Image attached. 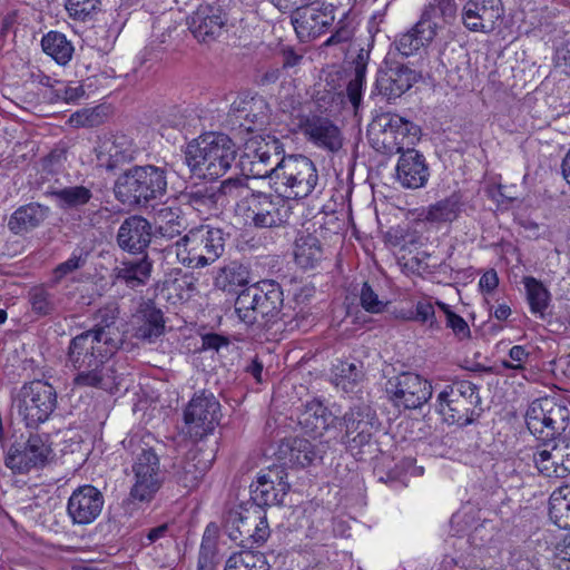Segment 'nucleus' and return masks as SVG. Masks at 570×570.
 <instances>
[{
	"mask_svg": "<svg viewBox=\"0 0 570 570\" xmlns=\"http://www.w3.org/2000/svg\"><path fill=\"white\" fill-rule=\"evenodd\" d=\"M569 409L553 397L537 399L529 405L525 423L538 440L547 442L560 435L567 428Z\"/></svg>",
	"mask_w": 570,
	"mask_h": 570,
	"instance_id": "obj_12",
	"label": "nucleus"
},
{
	"mask_svg": "<svg viewBox=\"0 0 570 570\" xmlns=\"http://www.w3.org/2000/svg\"><path fill=\"white\" fill-rule=\"evenodd\" d=\"M118 318L119 311L116 306H104L96 312L94 326L83 331V333L91 334V337L106 345V348L117 352L124 343V335L119 330Z\"/></svg>",
	"mask_w": 570,
	"mask_h": 570,
	"instance_id": "obj_27",
	"label": "nucleus"
},
{
	"mask_svg": "<svg viewBox=\"0 0 570 570\" xmlns=\"http://www.w3.org/2000/svg\"><path fill=\"white\" fill-rule=\"evenodd\" d=\"M556 65L570 76V42L562 43L556 51Z\"/></svg>",
	"mask_w": 570,
	"mask_h": 570,
	"instance_id": "obj_63",
	"label": "nucleus"
},
{
	"mask_svg": "<svg viewBox=\"0 0 570 570\" xmlns=\"http://www.w3.org/2000/svg\"><path fill=\"white\" fill-rule=\"evenodd\" d=\"M445 321L446 327L452 330L458 340L462 341L470 337V327L462 316L456 313L449 314V317Z\"/></svg>",
	"mask_w": 570,
	"mask_h": 570,
	"instance_id": "obj_61",
	"label": "nucleus"
},
{
	"mask_svg": "<svg viewBox=\"0 0 570 570\" xmlns=\"http://www.w3.org/2000/svg\"><path fill=\"white\" fill-rule=\"evenodd\" d=\"M361 306L368 313L379 314L384 312L389 302L380 299L379 294L368 283H364L360 293Z\"/></svg>",
	"mask_w": 570,
	"mask_h": 570,
	"instance_id": "obj_55",
	"label": "nucleus"
},
{
	"mask_svg": "<svg viewBox=\"0 0 570 570\" xmlns=\"http://www.w3.org/2000/svg\"><path fill=\"white\" fill-rule=\"evenodd\" d=\"M283 301L281 285L264 279L240 289L235 299V312L246 324H254L258 318L271 321L281 312Z\"/></svg>",
	"mask_w": 570,
	"mask_h": 570,
	"instance_id": "obj_7",
	"label": "nucleus"
},
{
	"mask_svg": "<svg viewBox=\"0 0 570 570\" xmlns=\"http://www.w3.org/2000/svg\"><path fill=\"white\" fill-rule=\"evenodd\" d=\"M206 471V464L197 460V455L189 452L186 456L174 464L173 478L184 489H195Z\"/></svg>",
	"mask_w": 570,
	"mask_h": 570,
	"instance_id": "obj_38",
	"label": "nucleus"
},
{
	"mask_svg": "<svg viewBox=\"0 0 570 570\" xmlns=\"http://www.w3.org/2000/svg\"><path fill=\"white\" fill-rule=\"evenodd\" d=\"M124 449L131 456L134 473L129 499L132 502L149 503L160 490L166 478L161 469L159 450L161 444L150 433H135L122 441Z\"/></svg>",
	"mask_w": 570,
	"mask_h": 570,
	"instance_id": "obj_2",
	"label": "nucleus"
},
{
	"mask_svg": "<svg viewBox=\"0 0 570 570\" xmlns=\"http://www.w3.org/2000/svg\"><path fill=\"white\" fill-rule=\"evenodd\" d=\"M218 204L227 202H237L242 199L248 206V197L254 195L245 179L243 178H228L220 183L219 187H215Z\"/></svg>",
	"mask_w": 570,
	"mask_h": 570,
	"instance_id": "obj_47",
	"label": "nucleus"
},
{
	"mask_svg": "<svg viewBox=\"0 0 570 570\" xmlns=\"http://www.w3.org/2000/svg\"><path fill=\"white\" fill-rule=\"evenodd\" d=\"M386 393L396 407L415 410L431 399L432 385L416 373L403 372L386 382Z\"/></svg>",
	"mask_w": 570,
	"mask_h": 570,
	"instance_id": "obj_14",
	"label": "nucleus"
},
{
	"mask_svg": "<svg viewBox=\"0 0 570 570\" xmlns=\"http://www.w3.org/2000/svg\"><path fill=\"white\" fill-rule=\"evenodd\" d=\"M85 264H86V257H82L81 254H79V255L72 254L66 262L60 263L53 269V282L59 283L67 275L81 268Z\"/></svg>",
	"mask_w": 570,
	"mask_h": 570,
	"instance_id": "obj_58",
	"label": "nucleus"
},
{
	"mask_svg": "<svg viewBox=\"0 0 570 570\" xmlns=\"http://www.w3.org/2000/svg\"><path fill=\"white\" fill-rule=\"evenodd\" d=\"M210 527L206 528L203 535L199 557H198V570H214V559L216 557V542L210 537Z\"/></svg>",
	"mask_w": 570,
	"mask_h": 570,
	"instance_id": "obj_53",
	"label": "nucleus"
},
{
	"mask_svg": "<svg viewBox=\"0 0 570 570\" xmlns=\"http://www.w3.org/2000/svg\"><path fill=\"white\" fill-rule=\"evenodd\" d=\"M250 281L249 268L239 262H230L220 267L214 278V286L229 294H237L246 288Z\"/></svg>",
	"mask_w": 570,
	"mask_h": 570,
	"instance_id": "obj_37",
	"label": "nucleus"
},
{
	"mask_svg": "<svg viewBox=\"0 0 570 570\" xmlns=\"http://www.w3.org/2000/svg\"><path fill=\"white\" fill-rule=\"evenodd\" d=\"M523 284L527 291V299L530 309L533 314L543 315V312L549 305L550 293L544 285L532 276L523 278Z\"/></svg>",
	"mask_w": 570,
	"mask_h": 570,
	"instance_id": "obj_48",
	"label": "nucleus"
},
{
	"mask_svg": "<svg viewBox=\"0 0 570 570\" xmlns=\"http://www.w3.org/2000/svg\"><path fill=\"white\" fill-rule=\"evenodd\" d=\"M223 527L229 539L245 549L263 544L271 535L265 512L248 503L228 508L223 515Z\"/></svg>",
	"mask_w": 570,
	"mask_h": 570,
	"instance_id": "obj_9",
	"label": "nucleus"
},
{
	"mask_svg": "<svg viewBox=\"0 0 570 570\" xmlns=\"http://www.w3.org/2000/svg\"><path fill=\"white\" fill-rule=\"evenodd\" d=\"M480 387L465 380H456L446 385L438 395V411L449 424L466 426L480 417Z\"/></svg>",
	"mask_w": 570,
	"mask_h": 570,
	"instance_id": "obj_8",
	"label": "nucleus"
},
{
	"mask_svg": "<svg viewBox=\"0 0 570 570\" xmlns=\"http://www.w3.org/2000/svg\"><path fill=\"white\" fill-rule=\"evenodd\" d=\"M417 80L415 70L405 65L392 63L379 70L375 88L387 99H395L410 90Z\"/></svg>",
	"mask_w": 570,
	"mask_h": 570,
	"instance_id": "obj_26",
	"label": "nucleus"
},
{
	"mask_svg": "<svg viewBox=\"0 0 570 570\" xmlns=\"http://www.w3.org/2000/svg\"><path fill=\"white\" fill-rule=\"evenodd\" d=\"M28 301L31 311L38 316H47L52 314L57 308V298L45 286H35L28 293Z\"/></svg>",
	"mask_w": 570,
	"mask_h": 570,
	"instance_id": "obj_49",
	"label": "nucleus"
},
{
	"mask_svg": "<svg viewBox=\"0 0 570 570\" xmlns=\"http://www.w3.org/2000/svg\"><path fill=\"white\" fill-rule=\"evenodd\" d=\"M393 122L397 124L396 114L382 112L376 115L367 127L368 142L380 154L400 153V147H396Z\"/></svg>",
	"mask_w": 570,
	"mask_h": 570,
	"instance_id": "obj_31",
	"label": "nucleus"
},
{
	"mask_svg": "<svg viewBox=\"0 0 570 570\" xmlns=\"http://www.w3.org/2000/svg\"><path fill=\"white\" fill-rule=\"evenodd\" d=\"M338 417L335 416L321 401L313 400L304 405L298 415L302 429L316 436H323L331 428H337Z\"/></svg>",
	"mask_w": 570,
	"mask_h": 570,
	"instance_id": "obj_34",
	"label": "nucleus"
},
{
	"mask_svg": "<svg viewBox=\"0 0 570 570\" xmlns=\"http://www.w3.org/2000/svg\"><path fill=\"white\" fill-rule=\"evenodd\" d=\"M292 207L286 197L255 191L248 197L246 219L256 228H276L288 223Z\"/></svg>",
	"mask_w": 570,
	"mask_h": 570,
	"instance_id": "obj_13",
	"label": "nucleus"
},
{
	"mask_svg": "<svg viewBox=\"0 0 570 570\" xmlns=\"http://www.w3.org/2000/svg\"><path fill=\"white\" fill-rule=\"evenodd\" d=\"M115 351L106 348L91 334H80L72 337L66 353V366L73 372L75 387L108 390L115 384V368L110 358Z\"/></svg>",
	"mask_w": 570,
	"mask_h": 570,
	"instance_id": "obj_1",
	"label": "nucleus"
},
{
	"mask_svg": "<svg viewBox=\"0 0 570 570\" xmlns=\"http://www.w3.org/2000/svg\"><path fill=\"white\" fill-rule=\"evenodd\" d=\"M224 570H271V566L264 553L248 549L233 553Z\"/></svg>",
	"mask_w": 570,
	"mask_h": 570,
	"instance_id": "obj_46",
	"label": "nucleus"
},
{
	"mask_svg": "<svg viewBox=\"0 0 570 570\" xmlns=\"http://www.w3.org/2000/svg\"><path fill=\"white\" fill-rule=\"evenodd\" d=\"M409 320L426 325L433 332L441 330V323L435 317L434 306L428 301H419L415 304L414 315Z\"/></svg>",
	"mask_w": 570,
	"mask_h": 570,
	"instance_id": "obj_52",
	"label": "nucleus"
},
{
	"mask_svg": "<svg viewBox=\"0 0 570 570\" xmlns=\"http://www.w3.org/2000/svg\"><path fill=\"white\" fill-rule=\"evenodd\" d=\"M237 156L236 145L225 134L208 132L187 145L185 158L190 171L208 179H217L232 167Z\"/></svg>",
	"mask_w": 570,
	"mask_h": 570,
	"instance_id": "obj_3",
	"label": "nucleus"
},
{
	"mask_svg": "<svg viewBox=\"0 0 570 570\" xmlns=\"http://www.w3.org/2000/svg\"><path fill=\"white\" fill-rule=\"evenodd\" d=\"M505 14L502 0H462L460 21L470 32H493Z\"/></svg>",
	"mask_w": 570,
	"mask_h": 570,
	"instance_id": "obj_17",
	"label": "nucleus"
},
{
	"mask_svg": "<svg viewBox=\"0 0 570 570\" xmlns=\"http://www.w3.org/2000/svg\"><path fill=\"white\" fill-rule=\"evenodd\" d=\"M365 82V76L358 77L357 73L353 75L346 86V94L352 106L357 109L362 101V90Z\"/></svg>",
	"mask_w": 570,
	"mask_h": 570,
	"instance_id": "obj_60",
	"label": "nucleus"
},
{
	"mask_svg": "<svg viewBox=\"0 0 570 570\" xmlns=\"http://www.w3.org/2000/svg\"><path fill=\"white\" fill-rule=\"evenodd\" d=\"M295 262L302 268H313L323 258L320 239L312 234H302L295 240Z\"/></svg>",
	"mask_w": 570,
	"mask_h": 570,
	"instance_id": "obj_39",
	"label": "nucleus"
},
{
	"mask_svg": "<svg viewBox=\"0 0 570 570\" xmlns=\"http://www.w3.org/2000/svg\"><path fill=\"white\" fill-rule=\"evenodd\" d=\"M69 122L73 127H96L100 124V117L96 109H83L72 114Z\"/></svg>",
	"mask_w": 570,
	"mask_h": 570,
	"instance_id": "obj_59",
	"label": "nucleus"
},
{
	"mask_svg": "<svg viewBox=\"0 0 570 570\" xmlns=\"http://www.w3.org/2000/svg\"><path fill=\"white\" fill-rule=\"evenodd\" d=\"M140 257L125 258L118 262L112 269L115 282L124 283L129 288L145 286L153 272V261L148 254Z\"/></svg>",
	"mask_w": 570,
	"mask_h": 570,
	"instance_id": "obj_33",
	"label": "nucleus"
},
{
	"mask_svg": "<svg viewBox=\"0 0 570 570\" xmlns=\"http://www.w3.org/2000/svg\"><path fill=\"white\" fill-rule=\"evenodd\" d=\"M154 235L151 223L141 215H130L120 224L116 243L118 247L131 255L147 254L146 249Z\"/></svg>",
	"mask_w": 570,
	"mask_h": 570,
	"instance_id": "obj_25",
	"label": "nucleus"
},
{
	"mask_svg": "<svg viewBox=\"0 0 570 570\" xmlns=\"http://www.w3.org/2000/svg\"><path fill=\"white\" fill-rule=\"evenodd\" d=\"M430 170L425 157L414 148L402 151L396 165V180L404 187L416 189L424 187Z\"/></svg>",
	"mask_w": 570,
	"mask_h": 570,
	"instance_id": "obj_28",
	"label": "nucleus"
},
{
	"mask_svg": "<svg viewBox=\"0 0 570 570\" xmlns=\"http://www.w3.org/2000/svg\"><path fill=\"white\" fill-rule=\"evenodd\" d=\"M50 208L39 203H29L18 207L10 216L8 228L16 235H22L39 227L49 216Z\"/></svg>",
	"mask_w": 570,
	"mask_h": 570,
	"instance_id": "obj_35",
	"label": "nucleus"
},
{
	"mask_svg": "<svg viewBox=\"0 0 570 570\" xmlns=\"http://www.w3.org/2000/svg\"><path fill=\"white\" fill-rule=\"evenodd\" d=\"M288 473L283 465L269 466L250 484V503L263 511L266 507L281 505L291 489Z\"/></svg>",
	"mask_w": 570,
	"mask_h": 570,
	"instance_id": "obj_16",
	"label": "nucleus"
},
{
	"mask_svg": "<svg viewBox=\"0 0 570 570\" xmlns=\"http://www.w3.org/2000/svg\"><path fill=\"white\" fill-rule=\"evenodd\" d=\"M240 159L242 170L254 178H267L272 187V178L284 155L283 144L276 137H267L256 142L255 148L247 147Z\"/></svg>",
	"mask_w": 570,
	"mask_h": 570,
	"instance_id": "obj_15",
	"label": "nucleus"
},
{
	"mask_svg": "<svg viewBox=\"0 0 570 570\" xmlns=\"http://www.w3.org/2000/svg\"><path fill=\"white\" fill-rule=\"evenodd\" d=\"M14 406L28 428H38L56 410L57 391L47 381L33 380L21 386L14 399Z\"/></svg>",
	"mask_w": 570,
	"mask_h": 570,
	"instance_id": "obj_10",
	"label": "nucleus"
},
{
	"mask_svg": "<svg viewBox=\"0 0 570 570\" xmlns=\"http://www.w3.org/2000/svg\"><path fill=\"white\" fill-rule=\"evenodd\" d=\"M132 336L145 343H155L165 334V320L160 308L151 301L140 304L134 315Z\"/></svg>",
	"mask_w": 570,
	"mask_h": 570,
	"instance_id": "obj_30",
	"label": "nucleus"
},
{
	"mask_svg": "<svg viewBox=\"0 0 570 570\" xmlns=\"http://www.w3.org/2000/svg\"><path fill=\"white\" fill-rule=\"evenodd\" d=\"M272 188L278 195L289 199H302L321 194V181L316 165L306 156H283L272 178Z\"/></svg>",
	"mask_w": 570,
	"mask_h": 570,
	"instance_id": "obj_5",
	"label": "nucleus"
},
{
	"mask_svg": "<svg viewBox=\"0 0 570 570\" xmlns=\"http://www.w3.org/2000/svg\"><path fill=\"white\" fill-rule=\"evenodd\" d=\"M299 127L303 135L316 146L330 151L341 149L343 144L341 131L328 118L307 116L301 120Z\"/></svg>",
	"mask_w": 570,
	"mask_h": 570,
	"instance_id": "obj_29",
	"label": "nucleus"
},
{
	"mask_svg": "<svg viewBox=\"0 0 570 570\" xmlns=\"http://www.w3.org/2000/svg\"><path fill=\"white\" fill-rule=\"evenodd\" d=\"M292 23L297 37L302 41H308L321 36L334 22V7L318 6L315 3L302 4L293 10Z\"/></svg>",
	"mask_w": 570,
	"mask_h": 570,
	"instance_id": "obj_21",
	"label": "nucleus"
},
{
	"mask_svg": "<svg viewBox=\"0 0 570 570\" xmlns=\"http://www.w3.org/2000/svg\"><path fill=\"white\" fill-rule=\"evenodd\" d=\"M51 453V448L40 435H30L23 444H12L4 458V464L14 473H28L42 468Z\"/></svg>",
	"mask_w": 570,
	"mask_h": 570,
	"instance_id": "obj_20",
	"label": "nucleus"
},
{
	"mask_svg": "<svg viewBox=\"0 0 570 570\" xmlns=\"http://www.w3.org/2000/svg\"><path fill=\"white\" fill-rule=\"evenodd\" d=\"M104 503V495L96 487L81 485L69 497L67 513L73 524H90L100 515Z\"/></svg>",
	"mask_w": 570,
	"mask_h": 570,
	"instance_id": "obj_24",
	"label": "nucleus"
},
{
	"mask_svg": "<svg viewBox=\"0 0 570 570\" xmlns=\"http://www.w3.org/2000/svg\"><path fill=\"white\" fill-rule=\"evenodd\" d=\"M331 448V441L295 438L289 444V461L305 468L322 462Z\"/></svg>",
	"mask_w": 570,
	"mask_h": 570,
	"instance_id": "obj_36",
	"label": "nucleus"
},
{
	"mask_svg": "<svg viewBox=\"0 0 570 570\" xmlns=\"http://www.w3.org/2000/svg\"><path fill=\"white\" fill-rule=\"evenodd\" d=\"M51 196L60 209L69 210L88 204L92 198V191L86 186L78 185L52 190Z\"/></svg>",
	"mask_w": 570,
	"mask_h": 570,
	"instance_id": "obj_44",
	"label": "nucleus"
},
{
	"mask_svg": "<svg viewBox=\"0 0 570 570\" xmlns=\"http://www.w3.org/2000/svg\"><path fill=\"white\" fill-rule=\"evenodd\" d=\"M167 170L155 165H135L120 174L114 186L115 197L129 206H146L167 194Z\"/></svg>",
	"mask_w": 570,
	"mask_h": 570,
	"instance_id": "obj_4",
	"label": "nucleus"
},
{
	"mask_svg": "<svg viewBox=\"0 0 570 570\" xmlns=\"http://www.w3.org/2000/svg\"><path fill=\"white\" fill-rule=\"evenodd\" d=\"M238 119H244L240 126H245L247 130H254L256 126H263L267 120L268 107L263 98H252L244 101L243 107L235 109Z\"/></svg>",
	"mask_w": 570,
	"mask_h": 570,
	"instance_id": "obj_45",
	"label": "nucleus"
},
{
	"mask_svg": "<svg viewBox=\"0 0 570 570\" xmlns=\"http://www.w3.org/2000/svg\"><path fill=\"white\" fill-rule=\"evenodd\" d=\"M155 220V233L167 239L179 236L186 229L181 212L177 207H161L156 212Z\"/></svg>",
	"mask_w": 570,
	"mask_h": 570,
	"instance_id": "obj_41",
	"label": "nucleus"
},
{
	"mask_svg": "<svg viewBox=\"0 0 570 570\" xmlns=\"http://www.w3.org/2000/svg\"><path fill=\"white\" fill-rule=\"evenodd\" d=\"M226 234L222 228L202 225L191 228L175 244L178 262L189 268H203L215 263L225 250Z\"/></svg>",
	"mask_w": 570,
	"mask_h": 570,
	"instance_id": "obj_6",
	"label": "nucleus"
},
{
	"mask_svg": "<svg viewBox=\"0 0 570 570\" xmlns=\"http://www.w3.org/2000/svg\"><path fill=\"white\" fill-rule=\"evenodd\" d=\"M397 124L393 122L394 135L396 138L397 146L400 147V155L402 151L407 150L419 139L420 129L412 121L396 115Z\"/></svg>",
	"mask_w": 570,
	"mask_h": 570,
	"instance_id": "obj_51",
	"label": "nucleus"
},
{
	"mask_svg": "<svg viewBox=\"0 0 570 570\" xmlns=\"http://www.w3.org/2000/svg\"><path fill=\"white\" fill-rule=\"evenodd\" d=\"M538 472L548 479L570 475V438L559 436L539 446L532 455Z\"/></svg>",
	"mask_w": 570,
	"mask_h": 570,
	"instance_id": "obj_18",
	"label": "nucleus"
},
{
	"mask_svg": "<svg viewBox=\"0 0 570 570\" xmlns=\"http://www.w3.org/2000/svg\"><path fill=\"white\" fill-rule=\"evenodd\" d=\"M99 3V0H67L66 9L71 18L86 21L96 13Z\"/></svg>",
	"mask_w": 570,
	"mask_h": 570,
	"instance_id": "obj_54",
	"label": "nucleus"
},
{
	"mask_svg": "<svg viewBox=\"0 0 570 570\" xmlns=\"http://www.w3.org/2000/svg\"><path fill=\"white\" fill-rule=\"evenodd\" d=\"M556 570H570V538L566 540L557 553Z\"/></svg>",
	"mask_w": 570,
	"mask_h": 570,
	"instance_id": "obj_64",
	"label": "nucleus"
},
{
	"mask_svg": "<svg viewBox=\"0 0 570 570\" xmlns=\"http://www.w3.org/2000/svg\"><path fill=\"white\" fill-rule=\"evenodd\" d=\"M186 203L199 213L216 209L218 205L215 187H199L184 194Z\"/></svg>",
	"mask_w": 570,
	"mask_h": 570,
	"instance_id": "obj_50",
	"label": "nucleus"
},
{
	"mask_svg": "<svg viewBox=\"0 0 570 570\" xmlns=\"http://www.w3.org/2000/svg\"><path fill=\"white\" fill-rule=\"evenodd\" d=\"M56 96L66 102H73L85 96V89L81 85L62 83L60 88L56 89Z\"/></svg>",
	"mask_w": 570,
	"mask_h": 570,
	"instance_id": "obj_62",
	"label": "nucleus"
},
{
	"mask_svg": "<svg viewBox=\"0 0 570 570\" xmlns=\"http://www.w3.org/2000/svg\"><path fill=\"white\" fill-rule=\"evenodd\" d=\"M337 426L343 431L338 442L347 451L360 452L371 444L381 428V422L371 406L362 404L351 407L342 417H338Z\"/></svg>",
	"mask_w": 570,
	"mask_h": 570,
	"instance_id": "obj_11",
	"label": "nucleus"
},
{
	"mask_svg": "<svg viewBox=\"0 0 570 570\" xmlns=\"http://www.w3.org/2000/svg\"><path fill=\"white\" fill-rule=\"evenodd\" d=\"M226 22V13L217 3H202L187 18L188 29L199 42L204 43L219 38Z\"/></svg>",
	"mask_w": 570,
	"mask_h": 570,
	"instance_id": "obj_22",
	"label": "nucleus"
},
{
	"mask_svg": "<svg viewBox=\"0 0 570 570\" xmlns=\"http://www.w3.org/2000/svg\"><path fill=\"white\" fill-rule=\"evenodd\" d=\"M563 511L570 512V484L560 487L550 497V514L558 517Z\"/></svg>",
	"mask_w": 570,
	"mask_h": 570,
	"instance_id": "obj_57",
	"label": "nucleus"
},
{
	"mask_svg": "<svg viewBox=\"0 0 570 570\" xmlns=\"http://www.w3.org/2000/svg\"><path fill=\"white\" fill-rule=\"evenodd\" d=\"M435 37L420 26L417 21L413 28L402 33L394 42L396 50L404 57H410L420 50L421 47L429 45Z\"/></svg>",
	"mask_w": 570,
	"mask_h": 570,
	"instance_id": "obj_42",
	"label": "nucleus"
},
{
	"mask_svg": "<svg viewBox=\"0 0 570 570\" xmlns=\"http://www.w3.org/2000/svg\"><path fill=\"white\" fill-rule=\"evenodd\" d=\"M220 419V404L213 393L203 391L195 394L184 411L189 433L203 438L212 433Z\"/></svg>",
	"mask_w": 570,
	"mask_h": 570,
	"instance_id": "obj_19",
	"label": "nucleus"
},
{
	"mask_svg": "<svg viewBox=\"0 0 570 570\" xmlns=\"http://www.w3.org/2000/svg\"><path fill=\"white\" fill-rule=\"evenodd\" d=\"M458 11L455 0H426L419 19L420 26H424L429 33L436 37L445 26L455 22Z\"/></svg>",
	"mask_w": 570,
	"mask_h": 570,
	"instance_id": "obj_32",
	"label": "nucleus"
},
{
	"mask_svg": "<svg viewBox=\"0 0 570 570\" xmlns=\"http://www.w3.org/2000/svg\"><path fill=\"white\" fill-rule=\"evenodd\" d=\"M95 154L98 166L111 171L135 160L139 149L131 138L118 134L100 140Z\"/></svg>",
	"mask_w": 570,
	"mask_h": 570,
	"instance_id": "obj_23",
	"label": "nucleus"
},
{
	"mask_svg": "<svg viewBox=\"0 0 570 570\" xmlns=\"http://www.w3.org/2000/svg\"><path fill=\"white\" fill-rule=\"evenodd\" d=\"M461 196L452 194L451 196L429 206L425 219L431 223H448L456 219L462 210Z\"/></svg>",
	"mask_w": 570,
	"mask_h": 570,
	"instance_id": "obj_43",
	"label": "nucleus"
},
{
	"mask_svg": "<svg viewBox=\"0 0 570 570\" xmlns=\"http://www.w3.org/2000/svg\"><path fill=\"white\" fill-rule=\"evenodd\" d=\"M335 376L337 380V384H343L345 389V382L355 383L362 377V372L360 367L355 363L341 361L337 365H335Z\"/></svg>",
	"mask_w": 570,
	"mask_h": 570,
	"instance_id": "obj_56",
	"label": "nucleus"
},
{
	"mask_svg": "<svg viewBox=\"0 0 570 570\" xmlns=\"http://www.w3.org/2000/svg\"><path fill=\"white\" fill-rule=\"evenodd\" d=\"M42 51L59 66H67L72 58L75 48L71 41L59 31H49L41 39Z\"/></svg>",
	"mask_w": 570,
	"mask_h": 570,
	"instance_id": "obj_40",
	"label": "nucleus"
}]
</instances>
